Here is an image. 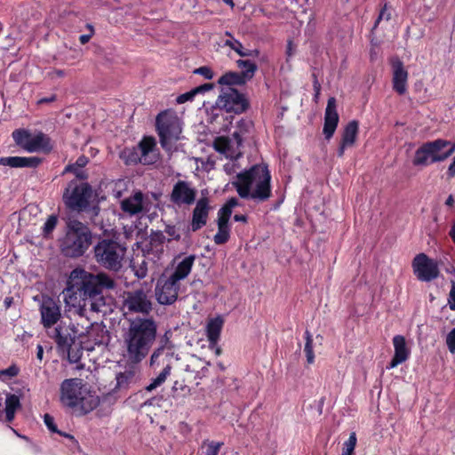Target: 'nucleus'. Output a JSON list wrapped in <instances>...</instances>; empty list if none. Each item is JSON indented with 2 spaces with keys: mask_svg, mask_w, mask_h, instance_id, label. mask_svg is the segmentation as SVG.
Listing matches in <instances>:
<instances>
[{
  "mask_svg": "<svg viewBox=\"0 0 455 455\" xmlns=\"http://www.w3.org/2000/svg\"><path fill=\"white\" fill-rule=\"evenodd\" d=\"M157 336V324L153 318L130 320L123 331L122 349L124 360L139 363L148 355Z\"/></svg>",
  "mask_w": 455,
  "mask_h": 455,
  "instance_id": "f257e3e1",
  "label": "nucleus"
},
{
  "mask_svg": "<svg viewBox=\"0 0 455 455\" xmlns=\"http://www.w3.org/2000/svg\"><path fill=\"white\" fill-rule=\"evenodd\" d=\"M232 185L243 199L263 203L272 196L271 175L264 164H255L237 173Z\"/></svg>",
  "mask_w": 455,
  "mask_h": 455,
  "instance_id": "f03ea898",
  "label": "nucleus"
},
{
  "mask_svg": "<svg viewBox=\"0 0 455 455\" xmlns=\"http://www.w3.org/2000/svg\"><path fill=\"white\" fill-rule=\"evenodd\" d=\"M60 402L79 415L92 411L100 404V397L83 384L81 379H68L60 385Z\"/></svg>",
  "mask_w": 455,
  "mask_h": 455,
  "instance_id": "7ed1b4c3",
  "label": "nucleus"
},
{
  "mask_svg": "<svg viewBox=\"0 0 455 455\" xmlns=\"http://www.w3.org/2000/svg\"><path fill=\"white\" fill-rule=\"evenodd\" d=\"M92 243L90 228L83 222L74 220L67 224L65 235L60 240V253L70 259H77L85 254Z\"/></svg>",
  "mask_w": 455,
  "mask_h": 455,
  "instance_id": "20e7f679",
  "label": "nucleus"
},
{
  "mask_svg": "<svg viewBox=\"0 0 455 455\" xmlns=\"http://www.w3.org/2000/svg\"><path fill=\"white\" fill-rule=\"evenodd\" d=\"M455 152V143L437 139L422 143L415 151L412 164L415 167H427L435 163L443 162Z\"/></svg>",
  "mask_w": 455,
  "mask_h": 455,
  "instance_id": "39448f33",
  "label": "nucleus"
},
{
  "mask_svg": "<svg viewBox=\"0 0 455 455\" xmlns=\"http://www.w3.org/2000/svg\"><path fill=\"white\" fill-rule=\"evenodd\" d=\"M93 196L92 186L88 182L72 180L68 182L62 196L67 209L72 212H85Z\"/></svg>",
  "mask_w": 455,
  "mask_h": 455,
  "instance_id": "423d86ee",
  "label": "nucleus"
},
{
  "mask_svg": "<svg viewBox=\"0 0 455 455\" xmlns=\"http://www.w3.org/2000/svg\"><path fill=\"white\" fill-rule=\"evenodd\" d=\"M94 258L103 267L118 271L122 267L126 248L111 239H102L94 246Z\"/></svg>",
  "mask_w": 455,
  "mask_h": 455,
  "instance_id": "0eeeda50",
  "label": "nucleus"
},
{
  "mask_svg": "<svg viewBox=\"0 0 455 455\" xmlns=\"http://www.w3.org/2000/svg\"><path fill=\"white\" fill-rule=\"evenodd\" d=\"M156 128L164 148H166L172 141L178 140L182 131L179 117L167 111L157 115Z\"/></svg>",
  "mask_w": 455,
  "mask_h": 455,
  "instance_id": "6e6552de",
  "label": "nucleus"
},
{
  "mask_svg": "<svg viewBox=\"0 0 455 455\" xmlns=\"http://www.w3.org/2000/svg\"><path fill=\"white\" fill-rule=\"evenodd\" d=\"M173 352L171 347H166L165 345H161L156 348L150 357V366L158 367L163 365V371L157 375L156 378L151 380V383L146 387L147 391H152L157 387L161 386L171 374L172 370V358Z\"/></svg>",
  "mask_w": 455,
  "mask_h": 455,
  "instance_id": "1a4fd4ad",
  "label": "nucleus"
},
{
  "mask_svg": "<svg viewBox=\"0 0 455 455\" xmlns=\"http://www.w3.org/2000/svg\"><path fill=\"white\" fill-rule=\"evenodd\" d=\"M216 106L227 113L240 115L249 108L250 102L243 93L236 89L228 87L221 91L216 100Z\"/></svg>",
  "mask_w": 455,
  "mask_h": 455,
  "instance_id": "9d476101",
  "label": "nucleus"
},
{
  "mask_svg": "<svg viewBox=\"0 0 455 455\" xmlns=\"http://www.w3.org/2000/svg\"><path fill=\"white\" fill-rule=\"evenodd\" d=\"M414 274L421 282H431L439 275L437 262L425 253H419L412 260Z\"/></svg>",
  "mask_w": 455,
  "mask_h": 455,
  "instance_id": "9b49d317",
  "label": "nucleus"
},
{
  "mask_svg": "<svg viewBox=\"0 0 455 455\" xmlns=\"http://www.w3.org/2000/svg\"><path fill=\"white\" fill-rule=\"evenodd\" d=\"M66 284H114V282L106 274L94 275L77 267L70 272Z\"/></svg>",
  "mask_w": 455,
  "mask_h": 455,
  "instance_id": "f8f14e48",
  "label": "nucleus"
},
{
  "mask_svg": "<svg viewBox=\"0 0 455 455\" xmlns=\"http://www.w3.org/2000/svg\"><path fill=\"white\" fill-rule=\"evenodd\" d=\"M123 307L132 313L148 315L152 309V304L148 296L140 290L125 293Z\"/></svg>",
  "mask_w": 455,
  "mask_h": 455,
  "instance_id": "ddd939ff",
  "label": "nucleus"
},
{
  "mask_svg": "<svg viewBox=\"0 0 455 455\" xmlns=\"http://www.w3.org/2000/svg\"><path fill=\"white\" fill-rule=\"evenodd\" d=\"M196 190L190 188L188 182L185 180H178L170 195V201L175 205L182 204L191 205L195 203Z\"/></svg>",
  "mask_w": 455,
  "mask_h": 455,
  "instance_id": "4468645a",
  "label": "nucleus"
},
{
  "mask_svg": "<svg viewBox=\"0 0 455 455\" xmlns=\"http://www.w3.org/2000/svg\"><path fill=\"white\" fill-rule=\"evenodd\" d=\"M41 323L45 328L54 325L60 318V307L52 298L44 297L41 306Z\"/></svg>",
  "mask_w": 455,
  "mask_h": 455,
  "instance_id": "2eb2a0df",
  "label": "nucleus"
},
{
  "mask_svg": "<svg viewBox=\"0 0 455 455\" xmlns=\"http://www.w3.org/2000/svg\"><path fill=\"white\" fill-rule=\"evenodd\" d=\"M393 77V90L399 95H403L407 92L408 71L405 69L403 61L395 58L391 61Z\"/></svg>",
  "mask_w": 455,
  "mask_h": 455,
  "instance_id": "dca6fc26",
  "label": "nucleus"
},
{
  "mask_svg": "<svg viewBox=\"0 0 455 455\" xmlns=\"http://www.w3.org/2000/svg\"><path fill=\"white\" fill-rule=\"evenodd\" d=\"M358 132L359 122L357 120H351L346 124L341 132V139L337 149L338 157H343L345 150L355 144Z\"/></svg>",
  "mask_w": 455,
  "mask_h": 455,
  "instance_id": "f3484780",
  "label": "nucleus"
},
{
  "mask_svg": "<svg viewBox=\"0 0 455 455\" xmlns=\"http://www.w3.org/2000/svg\"><path fill=\"white\" fill-rule=\"evenodd\" d=\"M339 124V114L336 109V99L331 97L328 99L324 113V123L323 133L327 140L332 138Z\"/></svg>",
  "mask_w": 455,
  "mask_h": 455,
  "instance_id": "a211bd4d",
  "label": "nucleus"
},
{
  "mask_svg": "<svg viewBox=\"0 0 455 455\" xmlns=\"http://www.w3.org/2000/svg\"><path fill=\"white\" fill-rule=\"evenodd\" d=\"M210 210L211 207L207 197H202L196 202L192 212V220L189 228L191 231L196 232L206 225Z\"/></svg>",
  "mask_w": 455,
  "mask_h": 455,
  "instance_id": "6ab92c4d",
  "label": "nucleus"
},
{
  "mask_svg": "<svg viewBox=\"0 0 455 455\" xmlns=\"http://www.w3.org/2000/svg\"><path fill=\"white\" fill-rule=\"evenodd\" d=\"M76 331L68 325H58L53 331L54 339L58 349L61 352L68 350L76 342Z\"/></svg>",
  "mask_w": 455,
  "mask_h": 455,
  "instance_id": "aec40b11",
  "label": "nucleus"
},
{
  "mask_svg": "<svg viewBox=\"0 0 455 455\" xmlns=\"http://www.w3.org/2000/svg\"><path fill=\"white\" fill-rule=\"evenodd\" d=\"M393 345L395 354L389 364L387 366L388 370L395 368L397 365L404 363L411 355V350L408 348L405 338L403 335H395L393 338Z\"/></svg>",
  "mask_w": 455,
  "mask_h": 455,
  "instance_id": "412c9836",
  "label": "nucleus"
},
{
  "mask_svg": "<svg viewBox=\"0 0 455 455\" xmlns=\"http://www.w3.org/2000/svg\"><path fill=\"white\" fill-rule=\"evenodd\" d=\"M43 162L38 156H7L0 157V165L12 168H36Z\"/></svg>",
  "mask_w": 455,
  "mask_h": 455,
  "instance_id": "4be33fe9",
  "label": "nucleus"
},
{
  "mask_svg": "<svg viewBox=\"0 0 455 455\" xmlns=\"http://www.w3.org/2000/svg\"><path fill=\"white\" fill-rule=\"evenodd\" d=\"M196 259L195 255H189L178 263L174 271L169 276L164 284H176L180 280L186 278L191 272L192 267Z\"/></svg>",
  "mask_w": 455,
  "mask_h": 455,
  "instance_id": "5701e85b",
  "label": "nucleus"
},
{
  "mask_svg": "<svg viewBox=\"0 0 455 455\" xmlns=\"http://www.w3.org/2000/svg\"><path fill=\"white\" fill-rule=\"evenodd\" d=\"M121 207L124 212L130 215H136L148 211L144 207V195L141 191H137L132 196L123 200Z\"/></svg>",
  "mask_w": 455,
  "mask_h": 455,
  "instance_id": "b1692460",
  "label": "nucleus"
},
{
  "mask_svg": "<svg viewBox=\"0 0 455 455\" xmlns=\"http://www.w3.org/2000/svg\"><path fill=\"white\" fill-rule=\"evenodd\" d=\"M28 148V152L29 153L43 152L49 154L52 151L53 145L51 138L47 134L43 132H38L33 135V139Z\"/></svg>",
  "mask_w": 455,
  "mask_h": 455,
  "instance_id": "393cba45",
  "label": "nucleus"
},
{
  "mask_svg": "<svg viewBox=\"0 0 455 455\" xmlns=\"http://www.w3.org/2000/svg\"><path fill=\"white\" fill-rule=\"evenodd\" d=\"M224 325V318L221 315L208 320L205 326L207 340L212 346L219 343L220 333Z\"/></svg>",
  "mask_w": 455,
  "mask_h": 455,
  "instance_id": "a878e982",
  "label": "nucleus"
},
{
  "mask_svg": "<svg viewBox=\"0 0 455 455\" xmlns=\"http://www.w3.org/2000/svg\"><path fill=\"white\" fill-rule=\"evenodd\" d=\"M156 297L162 305H171L178 299L177 286H156Z\"/></svg>",
  "mask_w": 455,
  "mask_h": 455,
  "instance_id": "bb28decb",
  "label": "nucleus"
},
{
  "mask_svg": "<svg viewBox=\"0 0 455 455\" xmlns=\"http://www.w3.org/2000/svg\"><path fill=\"white\" fill-rule=\"evenodd\" d=\"M156 146L155 138L151 136H145L138 144V149L142 156L143 164H151L155 163L154 159H151L149 153L152 152Z\"/></svg>",
  "mask_w": 455,
  "mask_h": 455,
  "instance_id": "cd10ccee",
  "label": "nucleus"
},
{
  "mask_svg": "<svg viewBox=\"0 0 455 455\" xmlns=\"http://www.w3.org/2000/svg\"><path fill=\"white\" fill-rule=\"evenodd\" d=\"M77 288L78 286H66V288L62 291L64 295V301L68 306L85 309V303L83 302V299L79 298L77 295Z\"/></svg>",
  "mask_w": 455,
  "mask_h": 455,
  "instance_id": "c85d7f7f",
  "label": "nucleus"
},
{
  "mask_svg": "<svg viewBox=\"0 0 455 455\" xmlns=\"http://www.w3.org/2000/svg\"><path fill=\"white\" fill-rule=\"evenodd\" d=\"M244 74H241L240 72L228 71L219 78L218 84L220 85L228 86H242L244 85L249 81L247 78L244 77Z\"/></svg>",
  "mask_w": 455,
  "mask_h": 455,
  "instance_id": "c756f323",
  "label": "nucleus"
},
{
  "mask_svg": "<svg viewBox=\"0 0 455 455\" xmlns=\"http://www.w3.org/2000/svg\"><path fill=\"white\" fill-rule=\"evenodd\" d=\"M253 124L251 121L242 119L238 122L237 130L233 133V138L238 147L243 145V142L247 139V135L251 132Z\"/></svg>",
  "mask_w": 455,
  "mask_h": 455,
  "instance_id": "7c9ffc66",
  "label": "nucleus"
},
{
  "mask_svg": "<svg viewBox=\"0 0 455 455\" xmlns=\"http://www.w3.org/2000/svg\"><path fill=\"white\" fill-rule=\"evenodd\" d=\"M225 46L230 47L233 51H235L240 57H254L257 58L259 56V50H244L243 45L240 41L232 37V40H226L224 43Z\"/></svg>",
  "mask_w": 455,
  "mask_h": 455,
  "instance_id": "2f4dec72",
  "label": "nucleus"
},
{
  "mask_svg": "<svg viewBox=\"0 0 455 455\" xmlns=\"http://www.w3.org/2000/svg\"><path fill=\"white\" fill-rule=\"evenodd\" d=\"M102 287L100 286L99 288L92 289L90 297H88L87 303H88V308H90L92 311L99 312L100 311V307L105 305L104 299L102 296ZM108 288H112L113 286H107Z\"/></svg>",
  "mask_w": 455,
  "mask_h": 455,
  "instance_id": "473e14b6",
  "label": "nucleus"
},
{
  "mask_svg": "<svg viewBox=\"0 0 455 455\" xmlns=\"http://www.w3.org/2000/svg\"><path fill=\"white\" fill-rule=\"evenodd\" d=\"M33 135L28 130L26 129H16L12 132V137L15 141L16 145L23 148L28 152V146L29 145Z\"/></svg>",
  "mask_w": 455,
  "mask_h": 455,
  "instance_id": "72a5a7b5",
  "label": "nucleus"
},
{
  "mask_svg": "<svg viewBox=\"0 0 455 455\" xmlns=\"http://www.w3.org/2000/svg\"><path fill=\"white\" fill-rule=\"evenodd\" d=\"M20 408V397L16 395H8L5 399V419L12 422L15 416V411Z\"/></svg>",
  "mask_w": 455,
  "mask_h": 455,
  "instance_id": "f704fd0d",
  "label": "nucleus"
},
{
  "mask_svg": "<svg viewBox=\"0 0 455 455\" xmlns=\"http://www.w3.org/2000/svg\"><path fill=\"white\" fill-rule=\"evenodd\" d=\"M120 158L126 165L137 164L138 163L143 164L142 156L138 148H125L120 153Z\"/></svg>",
  "mask_w": 455,
  "mask_h": 455,
  "instance_id": "c9c22d12",
  "label": "nucleus"
},
{
  "mask_svg": "<svg viewBox=\"0 0 455 455\" xmlns=\"http://www.w3.org/2000/svg\"><path fill=\"white\" fill-rule=\"evenodd\" d=\"M116 386L118 389H125L130 384L136 380V372L134 370L127 369L123 372H119L116 376Z\"/></svg>",
  "mask_w": 455,
  "mask_h": 455,
  "instance_id": "e433bc0d",
  "label": "nucleus"
},
{
  "mask_svg": "<svg viewBox=\"0 0 455 455\" xmlns=\"http://www.w3.org/2000/svg\"><path fill=\"white\" fill-rule=\"evenodd\" d=\"M394 9L389 3L379 4V10L377 19L373 24L372 31L375 30L383 20L389 21L392 18Z\"/></svg>",
  "mask_w": 455,
  "mask_h": 455,
  "instance_id": "4c0bfd02",
  "label": "nucleus"
},
{
  "mask_svg": "<svg viewBox=\"0 0 455 455\" xmlns=\"http://www.w3.org/2000/svg\"><path fill=\"white\" fill-rule=\"evenodd\" d=\"M236 65L239 68L243 69L240 73L244 74V77L249 81L254 76L258 69L257 65L249 60H236Z\"/></svg>",
  "mask_w": 455,
  "mask_h": 455,
  "instance_id": "58836bf2",
  "label": "nucleus"
},
{
  "mask_svg": "<svg viewBox=\"0 0 455 455\" xmlns=\"http://www.w3.org/2000/svg\"><path fill=\"white\" fill-rule=\"evenodd\" d=\"M223 445L222 442L204 440L201 444V451L204 455H219Z\"/></svg>",
  "mask_w": 455,
  "mask_h": 455,
  "instance_id": "ea45409f",
  "label": "nucleus"
},
{
  "mask_svg": "<svg viewBox=\"0 0 455 455\" xmlns=\"http://www.w3.org/2000/svg\"><path fill=\"white\" fill-rule=\"evenodd\" d=\"M304 352L307 356V362L308 364H312L315 362V354L313 350V337L308 330L305 331V347Z\"/></svg>",
  "mask_w": 455,
  "mask_h": 455,
  "instance_id": "a19ab883",
  "label": "nucleus"
},
{
  "mask_svg": "<svg viewBox=\"0 0 455 455\" xmlns=\"http://www.w3.org/2000/svg\"><path fill=\"white\" fill-rule=\"evenodd\" d=\"M84 347L80 343H74L68 350H65L62 353H67L68 359L70 363H75L79 362L82 357Z\"/></svg>",
  "mask_w": 455,
  "mask_h": 455,
  "instance_id": "79ce46f5",
  "label": "nucleus"
},
{
  "mask_svg": "<svg viewBox=\"0 0 455 455\" xmlns=\"http://www.w3.org/2000/svg\"><path fill=\"white\" fill-rule=\"evenodd\" d=\"M230 237L229 227L218 226V232L213 237V241L216 244L221 245L226 243Z\"/></svg>",
  "mask_w": 455,
  "mask_h": 455,
  "instance_id": "37998d69",
  "label": "nucleus"
},
{
  "mask_svg": "<svg viewBox=\"0 0 455 455\" xmlns=\"http://www.w3.org/2000/svg\"><path fill=\"white\" fill-rule=\"evenodd\" d=\"M356 435L355 432H352L348 437V439L343 444V450L341 454H350L355 455V449L356 446Z\"/></svg>",
  "mask_w": 455,
  "mask_h": 455,
  "instance_id": "c03bdc74",
  "label": "nucleus"
},
{
  "mask_svg": "<svg viewBox=\"0 0 455 455\" xmlns=\"http://www.w3.org/2000/svg\"><path fill=\"white\" fill-rule=\"evenodd\" d=\"M57 223V216L50 215L43 227V235L44 237H49L52 235V231L55 229Z\"/></svg>",
  "mask_w": 455,
  "mask_h": 455,
  "instance_id": "a18cd8bd",
  "label": "nucleus"
},
{
  "mask_svg": "<svg viewBox=\"0 0 455 455\" xmlns=\"http://www.w3.org/2000/svg\"><path fill=\"white\" fill-rule=\"evenodd\" d=\"M44 422L45 426L47 427V428L51 432L57 433V434H59L60 435H63V436H66V437H68V438H73L72 435H70L68 434H63V433H61L60 431L58 430L57 426H56L55 421H54V419L50 414H48V413L44 414Z\"/></svg>",
  "mask_w": 455,
  "mask_h": 455,
  "instance_id": "49530a36",
  "label": "nucleus"
},
{
  "mask_svg": "<svg viewBox=\"0 0 455 455\" xmlns=\"http://www.w3.org/2000/svg\"><path fill=\"white\" fill-rule=\"evenodd\" d=\"M232 212L228 208L222 206L218 212V226H228V221L231 217Z\"/></svg>",
  "mask_w": 455,
  "mask_h": 455,
  "instance_id": "de8ad7c7",
  "label": "nucleus"
},
{
  "mask_svg": "<svg viewBox=\"0 0 455 455\" xmlns=\"http://www.w3.org/2000/svg\"><path fill=\"white\" fill-rule=\"evenodd\" d=\"M100 286H78L77 295L79 298L83 299V302L85 303V309L88 308L87 299L90 297L91 290L99 288Z\"/></svg>",
  "mask_w": 455,
  "mask_h": 455,
  "instance_id": "09e8293b",
  "label": "nucleus"
},
{
  "mask_svg": "<svg viewBox=\"0 0 455 455\" xmlns=\"http://www.w3.org/2000/svg\"><path fill=\"white\" fill-rule=\"evenodd\" d=\"M164 232L171 237V240L180 241V234L179 228L174 225H166L164 228Z\"/></svg>",
  "mask_w": 455,
  "mask_h": 455,
  "instance_id": "8fccbe9b",
  "label": "nucleus"
},
{
  "mask_svg": "<svg viewBox=\"0 0 455 455\" xmlns=\"http://www.w3.org/2000/svg\"><path fill=\"white\" fill-rule=\"evenodd\" d=\"M196 95V93L193 88L189 92L179 95L176 99V102L178 104H183L187 101H192L195 99Z\"/></svg>",
  "mask_w": 455,
  "mask_h": 455,
  "instance_id": "3c124183",
  "label": "nucleus"
},
{
  "mask_svg": "<svg viewBox=\"0 0 455 455\" xmlns=\"http://www.w3.org/2000/svg\"><path fill=\"white\" fill-rule=\"evenodd\" d=\"M132 268L134 271V275L139 279L144 278L147 275L148 268L144 260L139 267H136L134 264H132Z\"/></svg>",
  "mask_w": 455,
  "mask_h": 455,
  "instance_id": "603ef678",
  "label": "nucleus"
},
{
  "mask_svg": "<svg viewBox=\"0 0 455 455\" xmlns=\"http://www.w3.org/2000/svg\"><path fill=\"white\" fill-rule=\"evenodd\" d=\"M195 74H198V75H201L203 76L205 79H212L213 78V76H214V73L213 71L212 70L211 68L207 67V66H202L196 69H195L194 71Z\"/></svg>",
  "mask_w": 455,
  "mask_h": 455,
  "instance_id": "864d4df0",
  "label": "nucleus"
},
{
  "mask_svg": "<svg viewBox=\"0 0 455 455\" xmlns=\"http://www.w3.org/2000/svg\"><path fill=\"white\" fill-rule=\"evenodd\" d=\"M446 344L449 351L455 354V328H453L446 337Z\"/></svg>",
  "mask_w": 455,
  "mask_h": 455,
  "instance_id": "5fc2aeb1",
  "label": "nucleus"
},
{
  "mask_svg": "<svg viewBox=\"0 0 455 455\" xmlns=\"http://www.w3.org/2000/svg\"><path fill=\"white\" fill-rule=\"evenodd\" d=\"M19 373V368L16 365H11L7 369L0 371V377L1 376H7L10 378L17 376Z\"/></svg>",
  "mask_w": 455,
  "mask_h": 455,
  "instance_id": "6e6d98bb",
  "label": "nucleus"
},
{
  "mask_svg": "<svg viewBox=\"0 0 455 455\" xmlns=\"http://www.w3.org/2000/svg\"><path fill=\"white\" fill-rule=\"evenodd\" d=\"M214 87H215V85L213 83H206V84H204L195 87L194 90L197 95V94H204V93L212 90Z\"/></svg>",
  "mask_w": 455,
  "mask_h": 455,
  "instance_id": "4d7b16f0",
  "label": "nucleus"
},
{
  "mask_svg": "<svg viewBox=\"0 0 455 455\" xmlns=\"http://www.w3.org/2000/svg\"><path fill=\"white\" fill-rule=\"evenodd\" d=\"M152 240L154 242H157L159 243H164L166 241L168 243L171 242V239H166V237L164 236V235L161 232V231H158L156 233H155L153 235H152Z\"/></svg>",
  "mask_w": 455,
  "mask_h": 455,
  "instance_id": "13d9d810",
  "label": "nucleus"
},
{
  "mask_svg": "<svg viewBox=\"0 0 455 455\" xmlns=\"http://www.w3.org/2000/svg\"><path fill=\"white\" fill-rule=\"evenodd\" d=\"M451 287L452 288L450 291L448 303H449L450 308L451 310H455V286H451Z\"/></svg>",
  "mask_w": 455,
  "mask_h": 455,
  "instance_id": "bf43d9fd",
  "label": "nucleus"
},
{
  "mask_svg": "<svg viewBox=\"0 0 455 455\" xmlns=\"http://www.w3.org/2000/svg\"><path fill=\"white\" fill-rule=\"evenodd\" d=\"M238 204V200L235 197H231L227 201V203L223 206L232 212L233 208L237 206Z\"/></svg>",
  "mask_w": 455,
  "mask_h": 455,
  "instance_id": "052dcab7",
  "label": "nucleus"
},
{
  "mask_svg": "<svg viewBox=\"0 0 455 455\" xmlns=\"http://www.w3.org/2000/svg\"><path fill=\"white\" fill-rule=\"evenodd\" d=\"M88 162L89 160L85 156H81L76 159L74 164L79 168H83L88 164Z\"/></svg>",
  "mask_w": 455,
  "mask_h": 455,
  "instance_id": "680f3d73",
  "label": "nucleus"
},
{
  "mask_svg": "<svg viewBox=\"0 0 455 455\" xmlns=\"http://www.w3.org/2000/svg\"><path fill=\"white\" fill-rule=\"evenodd\" d=\"M311 76H312L313 88L317 89L318 86L321 85V84L318 80V74L316 72V68H314Z\"/></svg>",
  "mask_w": 455,
  "mask_h": 455,
  "instance_id": "e2e57ef3",
  "label": "nucleus"
},
{
  "mask_svg": "<svg viewBox=\"0 0 455 455\" xmlns=\"http://www.w3.org/2000/svg\"><path fill=\"white\" fill-rule=\"evenodd\" d=\"M81 168L76 166L75 164H68V166L65 167V172H72L74 173L75 175H76L77 172L80 170Z\"/></svg>",
  "mask_w": 455,
  "mask_h": 455,
  "instance_id": "0e129e2a",
  "label": "nucleus"
},
{
  "mask_svg": "<svg viewBox=\"0 0 455 455\" xmlns=\"http://www.w3.org/2000/svg\"><path fill=\"white\" fill-rule=\"evenodd\" d=\"M56 100V95H52L50 97L42 98L38 100V104L51 103Z\"/></svg>",
  "mask_w": 455,
  "mask_h": 455,
  "instance_id": "69168bd1",
  "label": "nucleus"
},
{
  "mask_svg": "<svg viewBox=\"0 0 455 455\" xmlns=\"http://www.w3.org/2000/svg\"><path fill=\"white\" fill-rule=\"evenodd\" d=\"M93 36H92V34H84V35H81L79 36V42L81 43V44H87L91 38Z\"/></svg>",
  "mask_w": 455,
  "mask_h": 455,
  "instance_id": "338daca9",
  "label": "nucleus"
},
{
  "mask_svg": "<svg viewBox=\"0 0 455 455\" xmlns=\"http://www.w3.org/2000/svg\"><path fill=\"white\" fill-rule=\"evenodd\" d=\"M447 173H448L449 177H454L455 176V156H454L452 163L450 164V166L448 168Z\"/></svg>",
  "mask_w": 455,
  "mask_h": 455,
  "instance_id": "774afa93",
  "label": "nucleus"
}]
</instances>
